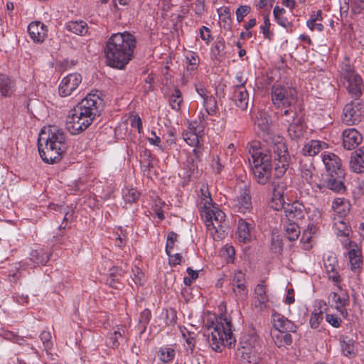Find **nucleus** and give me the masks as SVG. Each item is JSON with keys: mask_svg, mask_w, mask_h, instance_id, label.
I'll return each instance as SVG.
<instances>
[{"mask_svg": "<svg viewBox=\"0 0 364 364\" xmlns=\"http://www.w3.org/2000/svg\"><path fill=\"white\" fill-rule=\"evenodd\" d=\"M273 326L275 331H280L283 333H295L297 330V326L291 321L289 320L284 316L275 314L272 316Z\"/></svg>", "mask_w": 364, "mask_h": 364, "instance_id": "nucleus-21", "label": "nucleus"}, {"mask_svg": "<svg viewBox=\"0 0 364 364\" xmlns=\"http://www.w3.org/2000/svg\"><path fill=\"white\" fill-rule=\"evenodd\" d=\"M225 41L223 40H219L215 43L213 48V52L214 55L223 56L225 50Z\"/></svg>", "mask_w": 364, "mask_h": 364, "instance_id": "nucleus-56", "label": "nucleus"}, {"mask_svg": "<svg viewBox=\"0 0 364 364\" xmlns=\"http://www.w3.org/2000/svg\"><path fill=\"white\" fill-rule=\"evenodd\" d=\"M322 161L325 165L326 173L344 171L339 157L333 153L324 152L321 155Z\"/></svg>", "mask_w": 364, "mask_h": 364, "instance_id": "nucleus-23", "label": "nucleus"}, {"mask_svg": "<svg viewBox=\"0 0 364 364\" xmlns=\"http://www.w3.org/2000/svg\"><path fill=\"white\" fill-rule=\"evenodd\" d=\"M159 359L164 363L171 361L175 357V350L172 348H161L158 353Z\"/></svg>", "mask_w": 364, "mask_h": 364, "instance_id": "nucleus-44", "label": "nucleus"}, {"mask_svg": "<svg viewBox=\"0 0 364 364\" xmlns=\"http://www.w3.org/2000/svg\"><path fill=\"white\" fill-rule=\"evenodd\" d=\"M301 177L309 184L315 181L316 169L311 161L304 163L301 166Z\"/></svg>", "mask_w": 364, "mask_h": 364, "instance_id": "nucleus-37", "label": "nucleus"}, {"mask_svg": "<svg viewBox=\"0 0 364 364\" xmlns=\"http://www.w3.org/2000/svg\"><path fill=\"white\" fill-rule=\"evenodd\" d=\"M339 343L343 355L350 358L357 355L355 341L353 338L341 335L339 337Z\"/></svg>", "mask_w": 364, "mask_h": 364, "instance_id": "nucleus-28", "label": "nucleus"}, {"mask_svg": "<svg viewBox=\"0 0 364 364\" xmlns=\"http://www.w3.org/2000/svg\"><path fill=\"white\" fill-rule=\"evenodd\" d=\"M334 229L338 235H349L351 230L348 224L343 219H338L334 223Z\"/></svg>", "mask_w": 364, "mask_h": 364, "instance_id": "nucleus-42", "label": "nucleus"}, {"mask_svg": "<svg viewBox=\"0 0 364 364\" xmlns=\"http://www.w3.org/2000/svg\"><path fill=\"white\" fill-rule=\"evenodd\" d=\"M169 102L173 109L178 111L181 109V105L183 102V97L181 92L178 88H176L171 94Z\"/></svg>", "mask_w": 364, "mask_h": 364, "instance_id": "nucleus-43", "label": "nucleus"}, {"mask_svg": "<svg viewBox=\"0 0 364 364\" xmlns=\"http://www.w3.org/2000/svg\"><path fill=\"white\" fill-rule=\"evenodd\" d=\"M344 78L346 80L345 86L348 93L353 98L358 99L361 95L363 87L361 77L355 73H347Z\"/></svg>", "mask_w": 364, "mask_h": 364, "instance_id": "nucleus-16", "label": "nucleus"}, {"mask_svg": "<svg viewBox=\"0 0 364 364\" xmlns=\"http://www.w3.org/2000/svg\"><path fill=\"white\" fill-rule=\"evenodd\" d=\"M203 200L204 209L201 212V217L214 240H220L223 238L225 232L224 225L225 215L218 207L213 205L212 198L209 195L204 194Z\"/></svg>", "mask_w": 364, "mask_h": 364, "instance_id": "nucleus-5", "label": "nucleus"}, {"mask_svg": "<svg viewBox=\"0 0 364 364\" xmlns=\"http://www.w3.org/2000/svg\"><path fill=\"white\" fill-rule=\"evenodd\" d=\"M124 274V270L122 267H119L114 266L109 270V275L116 277V280H119Z\"/></svg>", "mask_w": 364, "mask_h": 364, "instance_id": "nucleus-61", "label": "nucleus"}, {"mask_svg": "<svg viewBox=\"0 0 364 364\" xmlns=\"http://www.w3.org/2000/svg\"><path fill=\"white\" fill-rule=\"evenodd\" d=\"M332 208L340 218H343L349 213L350 204L348 200L343 198H337L333 201Z\"/></svg>", "mask_w": 364, "mask_h": 364, "instance_id": "nucleus-34", "label": "nucleus"}, {"mask_svg": "<svg viewBox=\"0 0 364 364\" xmlns=\"http://www.w3.org/2000/svg\"><path fill=\"white\" fill-rule=\"evenodd\" d=\"M51 338V333L49 331H43L40 335V338L42 341L46 350H48L52 347L53 343Z\"/></svg>", "mask_w": 364, "mask_h": 364, "instance_id": "nucleus-51", "label": "nucleus"}, {"mask_svg": "<svg viewBox=\"0 0 364 364\" xmlns=\"http://www.w3.org/2000/svg\"><path fill=\"white\" fill-rule=\"evenodd\" d=\"M270 21L269 18V16L266 15L264 17V26H261L260 28L262 30L263 35L265 38L270 39L272 33H270Z\"/></svg>", "mask_w": 364, "mask_h": 364, "instance_id": "nucleus-55", "label": "nucleus"}, {"mask_svg": "<svg viewBox=\"0 0 364 364\" xmlns=\"http://www.w3.org/2000/svg\"><path fill=\"white\" fill-rule=\"evenodd\" d=\"M342 138L343 147L347 150L355 149L363 140L362 135L354 128L345 129Z\"/></svg>", "mask_w": 364, "mask_h": 364, "instance_id": "nucleus-19", "label": "nucleus"}, {"mask_svg": "<svg viewBox=\"0 0 364 364\" xmlns=\"http://www.w3.org/2000/svg\"><path fill=\"white\" fill-rule=\"evenodd\" d=\"M121 336L122 334L119 331H114L113 333H111L110 336L109 337L107 341V346L112 348H117L119 345V342L118 340Z\"/></svg>", "mask_w": 364, "mask_h": 364, "instance_id": "nucleus-49", "label": "nucleus"}, {"mask_svg": "<svg viewBox=\"0 0 364 364\" xmlns=\"http://www.w3.org/2000/svg\"><path fill=\"white\" fill-rule=\"evenodd\" d=\"M151 311L146 309H144L141 314L139 317V322L141 323L144 327L149 323L150 319H151Z\"/></svg>", "mask_w": 364, "mask_h": 364, "instance_id": "nucleus-62", "label": "nucleus"}, {"mask_svg": "<svg viewBox=\"0 0 364 364\" xmlns=\"http://www.w3.org/2000/svg\"><path fill=\"white\" fill-rule=\"evenodd\" d=\"M251 11L250 6L242 5L240 6L236 10V17L238 22H241L244 17L246 16Z\"/></svg>", "mask_w": 364, "mask_h": 364, "instance_id": "nucleus-50", "label": "nucleus"}, {"mask_svg": "<svg viewBox=\"0 0 364 364\" xmlns=\"http://www.w3.org/2000/svg\"><path fill=\"white\" fill-rule=\"evenodd\" d=\"M322 19V11L318 10L311 14L309 19L306 21V26L309 28H311L315 22L321 21Z\"/></svg>", "mask_w": 364, "mask_h": 364, "instance_id": "nucleus-52", "label": "nucleus"}, {"mask_svg": "<svg viewBox=\"0 0 364 364\" xmlns=\"http://www.w3.org/2000/svg\"><path fill=\"white\" fill-rule=\"evenodd\" d=\"M345 173L344 171L325 173L322 177V183L316 184V187L321 190L326 188L337 193H342L346 191L343 184Z\"/></svg>", "mask_w": 364, "mask_h": 364, "instance_id": "nucleus-10", "label": "nucleus"}, {"mask_svg": "<svg viewBox=\"0 0 364 364\" xmlns=\"http://www.w3.org/2000/svg\"><path fill=\"white\" fill-rule=\"evenodd\" d=\"M326 320L334 328H338L342 322L341 319L338 316L328 314L326 316Z\"/></svg>", "mask_w": 364, "mask_h": 364, "instance_id": "nucleus-58", "label": "nucleus"}, {"mask_svg": "<svg viewBox=\"0 0 364 364\" xmlns=\"http://www.w3.org/2000/svg\"><path fill=\"white\" fill-rule=\"evenodd\" d=\"M304 124L301 117H296L290 122L288 134L292 139H299L304 135Z\"/></svg>", "mask_w": 364, "mask_h": 364, "instance_id": "nucleus-32", "label": "nucleus"}, {"mask_svg": "<svg viewBox=\"0 0 364 364\" xmlns=\"http://www.w3.org/2000/svg\"><path fill=\"white\" fill-rule=\"evenodd\" d=\"M203 106L208 115H214L218 111L217 101L212 95L203 100Z\"/></svg>", "mask_w": 364, "mask_h": 364, "instance_id": "nucleus-45", "label": "nucleus"}, {"mask_svg": "<svg viewBox=\"0 0 364 364\" xmlns=\"http://www.w3.org/2000/svg\"><path fill=\"white\" fill-rule=\"evenodd\" d=\"M166 323L168 326H173L176 323V311L174 309H171L169 310H166Z\"/></svg>", "mask_w": 364, "mask_h": 364, "instance_id": "nucleus-54", "label": "nucleus"}, {"mask_svg": "<svg viewBox=\"0 0 364 364\" xmlns=\"http://www.w3.org/2000/svg\"><path fill=\"white\" fill-rule=\"evenodd\" d=\"M82 82V77L78 73L69 74L61 80L59 85V95L65 97L73 95Z\"/></svg>", "mask_w": 364, "mask_h": 364, "instance_id": "nucleus-11", "label": "nucleus"}, {"mask_svg": "<svg viewBox=\"0 0 364 364\" xmlns=\"http://www.w3.org/2000/svg\"><path fill=\"white\" fill-rule=\"evenodd\" d=\"M362 115L361 105L351 102L344 107L342 119L347 125H354L361 121Z\"/></svg>", "mask_w": 364, "mask_h": 364, "instance_id": "nucleus-14", "label": "nucleus"}, {"mask_svg": "<svg viewBox=\"0 0 364 364\" xmlns=\"http://www.w3.org/2000/svg\"><path fill=\"white\" fill-rule=\"evenodd\" d=\"M258 338L255 335H244L240 341L237 355L242 361L250 364H257L260 360Z\"/></svg>", "mask_w": 364, "mask_h": 364, "instance_id": "nucleus-7", "label": "nucleus"}, {"mask_svg": "<svg viewBox=\"0 0 364 364\" xmlns=\"http://www.w3.org/2000/svg\"><path fill=\"white\" fill-rule=\"evenodd\" d=\"M255 306L260 309L267 306V303L269 301V297L266 293V288L264 282H261L255 288Z\"/></svg>", "mask_w": 364, "mask_h": 364, "instance_id": "nucleus-31", "label": "nucleus"}, {"mask_svg": "<svg viewBox=\"0 0 364 364\" xmlns=\"http://www.w3.org/2000/svg\"><path fill=\"white\" fill-rule=\"evenodd\" d=\"M195 89L196 92L199 95V96L205 100L206 98H208L209 96H210V92L206 90L205 86L201 84H196L195 85Z\"/></svg>", "mask_w": 364, "mask_h": 364, "instance_id": "nucleus-59", "label": "nucleus"}, {"mask_svg": "<svg viewBox=\"0 0 364 364\" xmlns=\"http://www.w3.org/2000/svg\"><path fill=\"white\" fill-rule=\"evenodd\" d=\"M38 146L41 159L48 164L58 162L67 149L66 137L63 131L57 127L43 129L38 136Z\"/></svg>", "mask_w": 364, "mask_h": 364, "instance_id": "nucleus-3", "label": "nucleus"}, {"mask_svg": "<svg viewBox=\"0 0 364 364\" xmlns=\"http://www.w3.org/2000/svg\"><path fill=\"white\" fill-rule=\"evenodd\" d=\"M95 119V117L74 109L67 117L66 129L73 135L78 134L85 131Z\"/></svg>", "mask_w": 364, "mask_h": 364, "instance_id": "nucleus-8", "label": "nucleus"}, {"mask_svg": "<svg viewBox=\"0 0 364 364\" xmlns=\"http://www.w3.org/2000/svg\"><path fill=\"white\" fill-rule=\"evenodd\" d=\"M283 210L289 222L300 220L304 216V205L298 202L287 203Z\"/></svg>", "mask_w": 364, "mask_h": 364, "instance_id": "nucleus-26", "label": "nucleus"}, {"mask_svg": "<svg viewBox=\"0 0 364 364\" xmlns=\"http://www.w3.org/2000/svg\"><path fill=\"white\" fill-rule=\"evenodd\" d=\"M287 186L284 182L279 181L273 183V193L270 207L275 210H284L287 203L284 201V192Z\"/></svg>", "mask_w": 364, "mask_h": 364, "instance_id": "nucleus-17", "label": "nucleus"}, {"mask_svg": "<svg viewBox=\"0 0 364 364\" xmlns=\"http://www.w3.org/2000/svg\"><path fill=\"white\" fill-rule=\"evenodd\" d=\"M14 82L6 75H0V94L2 97H10L14 91Z\"/></svg>", "mask_w": 364, "mask_h": 364, "instance_id": "nucleus-35", "label": "nucleus"}, {"mask_svg": "<svg viewBox=\"0 0 364 364\" xmlns=\"http://www.w3.org/2000/svg\"><path fill=\"white\" fill-rule=\"evenodd\" d=\"M286 10L278 6H276L273 9V15L277 23L284 28H288L291 26V23L284 16Z\"/></svg>", "mask_w": 364, "mask_h": 364, "instance_id": "nucleus-41", "label": "nucleus"}, {"mask_svg": "<svg viewBox=\"0 0 364 364\" xmlns=\"http://www.w3.org/2000/svg\"><path fill=\"white\" fill-rule=\"evenodd\" d=\"M204 326L210 331L208 343L215 351L221 352L223 346L231 348L235 345L236 341L232 332L230 318L209 314L204 320Z\"/></svg>", "mask_w": 364, "mask_h": 364, "instance_id": "nucleus-4", "label": "nucleus"}, {"mask_svg": "<svg viewBox=\"0 0 364 364\" xmlns=\"http://www.w3.org/2000/svg\"><path fill=\"white\" fill-rule=\"evenodd\" d=\"M349 166L355 173H361L364 172V146L351 153Z\"/></svg>", "mask_w": 364, "mask_h": 364, "instance_id": "nucleus-27", "label": "nucleus"}, {"mask_svg": "<svg viewBox=\"0 0 364 364\" xmlns=\"http://www.w3.org/2000/svg\"><path fill=\"white\" fill-rule=\"evenodd\" d=\"M284 232L286 237L289 241H295L300 235V229L295 221L289 222L284 226Z\"/></svg>", "mask_w": 364, "mask_h": 364, "instance_id": "nucleus-40", "label": "nucleus"}, {"mask_svg": "<svg viewBox=\"0 0 364 364\" xmlns=\"http://www.w3.org/2000/svg\"><path fill=\"white\" fill-rule=\"evenodd\" d=\"M130 124L133 128H136L139 133L142 132V121L138 114H134L131 117Z\"/></svg>", "mask_w": 364, "mask_h": 364, "instance_id": "nucleus-57", "label": "nucleus"}, {"mask_svg": "<svg viewBox=\"0 0 364 364\" xmlns=\"http://www.w3.org/2000/svg\"><path fill=\"white\" fill-rule=\"evenodd\" d=\"M139 197V192L134 189L128 190L127 192L124 195V200L129 203L136 201Z\"/></svg>", "mask_w": 364, "mask_h": 364, "instance_id": "nucleus-53", "label": "nucleus"}, {"mask_svg": "<svg viewBox=\"0 0 364 364\" xmlns=\"http://www.w3.org/2000/svg\"><path fill=\"white\" fill-rule=\"evenodd\" d=\"M131 277L136 285H141L143 284L144 280V274L139 267H135L132 269V274Z\"/></svg>", "mask_w": 364, "mask_h": 364, "instance_id": "nucleus-48", "label": "nucleus"}, {"mask_svg": "<svg viewBox=\"0 0 364 364\" xmlns=\"http://www.w3.org/2000/svg\"><path fill=\"white\" fill-rule=\"evenodd\" d=\"M326 304L319 303V306L315 308L312 311L309 320L310 326L311 328H318L323 319V311L326 310L324 308Z\"/></svg>", "mask_w": 364, "mask_h": 364, "instance_id": "nucleus-36", "label": "nucleus"}, {"mask_svg": "<svg viewBox=\"0 0 364 364\" xmlns=\"http://www.w3.org/2000/svg\"><path fill=\"white\" fill-rule=\"evenodd\" d=\"M323 264L329 280L335 285L339 286L341 277L338 272V262L336 256L333 253H328L324 256Z\"/></svg>", "mask_w": 364, "mask_h": 364, "instance_id": "nucleus-15", "label": "nucleus"}, {"mask_svg": "<svg viewBox=\"0 0 364 364\" xmlns=\"http://www.w3.org/2000/svg\"><path fill=\"white\" fill-rule=\"evenodd\" d=\"M177 240H178V235L176 232H174L173 231L168 232V234L167 235V240H166V248H165V251L167 255H169V253L171 252Z\"/></svg>", "mask_w": 364, "mask_h": 364, "instance_id": "nucleus-46", "label": "nucleus"}, {"mask_svg": "<svg viewBox=\"0 0 364 364\" xmlns=\"http://www.w3.org/2000/svg\"><path fill=\"white\" fill-rule=\"evenodd\" d=\"M100 95L97 90L89 93L74 109L95 117L99 116L103 104Z\"/></svg>", "mask_w": 364, "mask_h": 364, "instance_id": "nucleus-9", "label": "nucleus"}, {"mask_svg": "<svg viewBox=\"0 0 364 364\" xmlns=\"http://www.w3.org/2000/svg\"><path fill=\"white\" fill-rule=\"evenodd\" d=\"M188 62L187 70L190 71H195L198 68L199 63V58L194 53H190L186 56Z\"/></svg>", "mask_w": 364, "mask_h": 364, "instance_id": "nucleus-47", "label": "nucleus"}, {"mask_svg": "<svg viewBox=\"0 0 364 364\" xmlns=\"http://www.w3.org/2000/svg\"><path fill=\"white\" fill-rule=\"evenodd\" d=\"M205 126L196 121L188 124V129L183 132V140L191 146H197L204 134Z\"/></svg>", "mask_w": 364, "mask_h": 364, "instance_id": "nucleus-12", "label": "nucleus"}, {"mask_svg": "<svg viewBox=\"0 0 364 364\" xmlns=\"http://www.w3.org/2000/svg\"><path fill=\"white\" fill-rule=\"evenodd\" d=\"M348 256L350 270L355 274H360L362 269L363 260L361 252L356 245H354V247L348 250Z\"/></svg>", "mask_w": 364, "mask_h": 364, "instance_id": "nucleus-29", "label": "nucleus"}, {"mask_svg": "<svg viewBox=\"0 0 364 364\" xmlns=\"http://www.w3.org/2000/svg\"><path fill=\"white\" fill-rule=\"evenodd\" d=\"M236 106L242 110H246L249 104V94L245 86L236 85L234 88L232 96Z\"/></svg>", "mask_w": 364, "mask_h": 364, "instance_id": "nucleus-24", "label": "nucleus"}, {"mask_svg": "<svg viewBox=\"0 0 364 364\" xmlns=\"http://www.w3.org/2000/svg\"><path fill=\"white\" fill-rule=\"evenodd\" d=\"M50 253L43 249L33 250L30 252L28 260L23 262L21 267L28 269L40 265H46L50 259Z\"/></svg>", "mask_w": 364, "mask_h": 364, "instance_id": "nucleus-13", "label": "nucleus"}, {"mask_svg": "<svg viewBox=\"0 0 364 364\" xmlns=\"http://www.w3.org/2000/svg\"><path fill=\"white\" fill-rule=\"evenodd\" d=\"M297 91L293 87L283 85H274L271 90V100L277 108L294 107L297 102Z\"/></svg>", "mask_w": 364, "mask_h": 364, "instance_id": "nucleus-6", "label": "nucleus"}, {"mask_svg": "<svg viewBox=\"0 0 364 364\" xmlns=\"http://www.w3.org/2000/svg\"><path fill=\"white\" fill-rule=\"evenodd\" d=\"M232 289L235 295L240 299H244L247 296L245 274L241 270L236 271L232 274Z\"/></svg>", "mask_w": 364, "mask_h": 364, "instance_id": "nucleus-18", "label": "nucleus"}, {"mask_svg": "<svg viewBox=\"0 0 364 364\" xmlns=\"http://www.w3.org/2000/svg\"><path fill=\"white\" fill-rule=\"evenodd\" d=\"M274 343L279 347L290 346L292 343L293 338L289 333H283L275 331L272 336Z\"/></svg>", "mask_w": 364, "mask_h": 364, "instance_id": "nucleus-39", "label": "nucleus"}, {"mask_svg": "<svg viewBox=\"0 0 364 364\" xmlns=\"http://www.w3.org/2000/svg\"><path fill=\"white\" fill-rule=\"evenodd\" d=\"M136 40L129 32L113 33L108 39L105 53L107 65L123 69L132 60L136 48Z\"/></svg>", "mask_w": 364, "mask_h": 364, "instance_id": "nucleus-2", "label": "nucleus"}, {"mask_svg": "<svg viewBox=\"0 0 364 364\" xmlns=\"http://www.w3.org/2000/svg\"><path fill=\"white\" fill-rule=\"evenodd\" d=\"M254 229L253 222H247L244 219H239L237 225V237L240 242L247 243L252 239V231Z\"/></svg>", "mask_w": 364, "mask_h": 364, "instance_id": "nucleus-25", "label": "nucleus"}, {"mask_svg": "<svg viewBox=\"0 0 364 364\" xmlns=\"http://www.w3.org/2000/svg\"><path fill=\"white\" fill-rule=\"evenodd\" d=\"M331 296L333 302L336 304V309L342 314L344 311L346 313L345 307L348 305L349 296L347 294L339 295L336 292H333L331 294Z\"/></svg>", "mask_w": 364, "mask_h": 364, "instance_id": "nucleus-38", "label": "nucleus"}, {"mask_svg": "<svg viewBox=\"0 0 364 364\" xmlns=\"http://www.w3.org/2000/svg\"><path fill=\"white\" fill-rule=\"evenodd\" d=\"M271 248L275 253H279L282 250V242L278 236L272 238Z\"/></svg>", "mask_w": 364, "mask_h": 364, "instance_id": "nucleus-63", "label": "nucleus"}, {"mask_svg": "<svg viewBox=\"0 0 364 364\" xmlns=\"http://www.w3.org/2000/svg\"><path fill=\"white\" fill-rule=\"evenodd\" d=\"M65 28L76 35L84 36L88 30L87 23L82 20L70 21L65 23Z\"/></svg>", "mask_w": 364, "mask_h": 364, "instance_id": "nucleus-33", "label": "nucleus"}, {"mask_svg": "<svg viewBox=\"0 0 364 364\" xmlns=\"http://www.w3.org/2000/svg\"><path fill=\"white\" fill-rule=\"evenodd\" d=\"M28 32L35 43H43L48 35L47 26L40 22H31L28 26Z\"/></svg>", "mask_w": 364, "mask_h": 364, "instance_id": "nucleus-20", "label": "nucleus"}, {"mask_svg": "<svg viewBox=\"0 0 364 364\" xmlns=\"http://www.w3.org/2000/svg\"><path fill=\"white\" fill-rule=\"evenodd\" d=\"M167 255L168 256V263L171 266H176L177 264H181L182 259L181 254H171V252L169 253V255Z\"/></svg>", "mask_w": 364, "mask_h": 364, "instance_id": "nucleus-64", "label": "nucleus"}, {"mask_svg": "<svg viewBox=\"0 0 364 364\" xmlns=\"http://www.w3.org/2000/svg\"><path fill=\"white\" fill-rule=\"evenodd\" d=\"M267 144V147H262L259 142L252 141L247 146L253 178L260 185L267 184L271 178L272 159L275 163V174L278 178L286 173L289 164L290 157L282 137H274Z\"/></svg>", "mask_w": 364, "mask_h": 364, "instance_id": "nucleus-1", "label": "nucleus"}, {"mask_svg": "<svg viewBox=\"0 0 364 364\" xmlns=\"http://www.w3.org/2000/svg\"><path fill=\"white\" fill-rule=\"evenodd\" d=\"M327 144L319 140H311L307 142L302 149L304 156H314L322 150L327 148Z\"/></svg>", "mask_w": 364, "mask_h": 364, "instance_id": "nucleus-30", "label": "nucleus"}, {"mask_svg": "<svg viewBox=\"0 0 364 364\" xmlns=\"http://www.w3.org/2000/svg\"><path fill=\"white\" fill-rule=\"evenodd\" d=\"M232 205L235 211L239 213H245L250 210L252 208V202L249 191L246 188L242 190L240 195L233 199Z\"/></svg>", "mask_w": 364, "mask_h": 364, "instance_id": "nucleus-22", "label": "nucleus"}, {"mask_svg": "<svg viewBox=\"0 0 364 364\" xmlns=\"http://www.w3.org/2000/svg\"><path fill=\"white\" fill-rule=\"evenodd\" d=\"M4 338L11 341L14 343H19L20 341H23V338L15 334L11 331H4L2 334Z\"/></svg>", "mask_w": 364, "mask_h": 364, "instance_id": "nucleus-60", "label": "nucleus"}]
</instances>
